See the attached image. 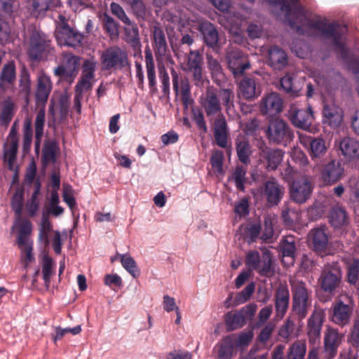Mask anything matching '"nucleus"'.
Returning a JSON list of instances; mask_svg holds the SVG:
<instances>
[{"label":"nucleus","instance_id":"49530a36","mask_svg":"<svg viewBox=\"0 0 359 359\" xmlns=\"http://www.w3.org/2000/svg\"><path fill=\"white\" fill-rule=\"evenodd\" d=\"M262 276L267 277L273 272L272 270V256L269 251L262 253L259 263V268L256 270Z\"/></svg>","mask_w":359,"mask_h":359},{"label":"nucleus","instance_id":"bf43d9fd","mask_svg":"<svg viewBox=\"0 0 359 359\" xmlns=\"http://www.w3.org/2000/svg\"><path fill=\"white\" fill-rule=\"evenodd\" d=\"M53 266V262L52 258L48 254H44L42 259V273L43 278L46 285H48L50 281Z\"/></svg>","mask_w":359,"mask_h":359},{"label":"nucleus","instance_id":"6e6552de","mask_svg":"<svg viewBox=\"0 0 359 359\" xmlns=\"http://www.w3.org/2000/svg\"><path fill=\"white\" fill-rule=\"evenodd\" d=\"M51 49V41L43 32L34 30L29 39L27 53L33 60H40L46 57Z\"/></svg>","mask_w":359,"mask_h":359},{"label":"nucleus","instance_id":"39448f33","mask_svg":"<svg viewBox=\"0 0 359 359\" xmlns=\"http://www.w3.org/2000/svg\"><path fill=\"white\" fill-rule=\"evenodd\" d=\"M100 61L104 71L121 70L130 65L127 51L118 46L105 49L101 55Z\"/></svg>","mask_w":359,"mask_h":359},{"label":"nucleus","instance_id":"7c9ffc66","mask_svg":"<svg viewBox=\"0 0 359 359\" xmlns=\"http://www.w3.org/2000/svg\"><path fill=\"white\" fill-rule=\"evenodd\" d=\"M16 80V67L13 60L5 64L0 74V87L13 88Z\"/></svg>","mask_w":359,"mask_h":359},{"label":"nucleus","instance_id":"e433bc0d","mask_svg":"<svg viewBox=\"0 0 359 359\" xmlns=\"http://www.w3.org/2000/svg\"><path fill=\"white\" fill-rule=\"evenodd\" d=\"M329 221L331 225L334 228L337 229L348 226L349 219L346 211L343 208L334 207L330 211Z\"/></svg>","mask_w":359,"mask_h":359},{"label":"nucleus","instance_id":"bb28decb","mask_svg":"<svg viewBox=\"0 0 359 359\" xmlns=\"http://www.w3.org/2000/svg\"><path fill=\"white\" fill-rule=\"evenodd\" d=\"M280 83L282 88L292 96H298L304 84V80L297 79L293 73L286 74L281 78Z\"/></svg>","mask_w":359,"mask_h":359},{"label":"nucleus","instance_id":"f704fd0d","mask_svg":"<svg viewBox=\"0 0 359 359\" xmlns=\"http://www.w3.org/2000/svg\"><path fill=\"white\" fill-rule=\"evenodd\" d=\"M345 264L347 282L351 285H359V258L347 259Z\"/></svg>","mask_w":359,"mask_h":359},{"label":"nucleus","instance_id":"5701e85b","mask_svg":"<svg viewBox=\"0 0 359 359\" xmlns=\"http://www.w3.org/2000/svg\"><path fill=\"white\" fill-rule=\"evenodd\" d=\"M323 122L332 128L339 127L343 121L342 109L333 102L326 103L323 109Z\"/></svg>","mask_w":359,"mask_h":359},{"label":"nucleus","instance_id":"4c0bfd02","mask_svg":"<svg viewBox=\"0 0 359 359\" xmlns=\"http://www.w3.org/2000/svg\"><path fill=\"white\" fill-rule=\"evenodd\" d=\"M59 0H32L31 12L35 17L43 15L52 7L56 6Z\"/></svg>","mask_w":359,"mask_h":359},{"label":"nucleus","instance_id":"7ed1b4c3","mask_svg":"<svg viewBox=\"0 0 359 359\" xmlns=\"http://www.w3.org/2000/svg\"><path fill=\"white\" fill-rule=\"evenodd\" d=\"M292 292V311L299 320L304 319L311 306L312 291L306 283L297 279L290 280Z\"/></svg>","mask_w":359,"mask_h":359},{"label":"nucleus","instance_id":"aec40b11","mask_svg":"<svg viewBox=\"0 0 359 359\" xmlns=\"http://www.w3.org/2000/svg\"><path fill=\"white\" fill-rule=\"evenodd\" d=\"M290 304V291L286 285L280 284L274 294L276 318L283 319L287 312Z\"/></svg>","mask_w":359,"mask_h":359},{"label":"nucleus","instance_id":"58836bf2","mask_svg":"<svg viewBox=\"0 0 359 359\" xmlns=\"http://www.w3.org/2000/svg\"><path fill=\"white\" fill-rule=\"evenodd\" d=\"M59 147L56 142L48 140L45 142L42 151V163L47 165L56 161Z\"/></svg>","mask_w":359,"mask_h":359},{"label":"nucleus","instance_id":"f03ea898","mask_svg":"<svg viewBox=\"0 0 359 359\" xmlns=\"http://www.w3.org/2000/svg\"><path fill=\"white\" fill-rule=\"evenodd\" d=\"M199 102L207 117L219 114L214 123V137L219 147L226 148L229 133L226 118L221 114L222 105L218 90L214 87H208L205 93L200 97Z\"/></svg>","mask_w":359,"mask_h":359},{"label":"nucleus","instance_id":"9d476101","mask_svg":"<svg viewBox=\"0 0 359 359\" xmlns=\"http://www.w3.org/2000/svg\"><path fill=\"white\" fill-rule=\"evenodd\" d=\"M186 62L182 67L185 72H189L192 75L193 80L196 86H199L203 83V56L200 50H189L185 55Z\"/></svg>","mask_w":359,"mask_h":359},{"label":"nucleus","instance_id":"72a5a7b5","mask_svg":"<svg viewBox=\"0 0 359 359\" xmlns=\"http://www.w3.org/2000/svg\"><path fill=\"white\" fill-rule=\"evenodd\" d=\"M305 145H309L310 148V156L313 159L320 158L325 155L327 151L325 142L322 138H314L311 136L302 140Z\"/></svg>","mask_w":359,"mask_h":359},{"label":"nucleus","instance_id":"f257e3e1","mask_svg":"<svg viewBox=\"0 0 359 359\" xmlns=\"http://www.w3.org/2000/svg\"><path fill=\"white\" fill-rule=\"evenodd\" d=\"M250 2L254 0H248ZM271 6L278 7L285 15L292 28L303 34L304 28L314 29L320 33L321 36L331 41L333 47L339 53L340 57L346 60L348 56V49L342 41L343 29L337 23H327L323 20H312L307 18L303 13L301 7L297 6L299 0H263Z\"/></svg>","mask_w":359,"mask_h":359},{"label":"nucleus","instance_id":"c756f323","mask_svg":"<svg viewBox=\"0 0 359 359\" xmlns=\"http://www.w3.org/2000/svg\"><path fill=\"white\" fill-rule=\"evenodd\" d=\"M198 30L202 34L205 44L213 49L217 47L219 35L215 26L209 22L200 25Z\"/></svg>","mask_w":359,"mask_h":359},{"label":"nucleus","instance_id":"ea45409f","mask_svg":"<svg viewBox=\"0 0 359 359\" xmlns=\"http://www.w3.org/2000/svg\"><path fill=\"white\" fill-rule=\"evenodd\" d=\"M264 231L260 238L267 243H270L274 235V226L277 224V218L275 215H266L264 217Z\"/></svg>","mask_w":359,"mask_h":359},{"label":"nucleus","instance_id":"4be33fe9","mask_svg":"<svg viewBox=\"0 0 359 359\" xmlns=\"http://www.w3.org/2000/svg\"><path fill=\"white\" fill-rule=\"evenodd\" d=\"M308 241L317 253H325L328 245V236L322 227L311 229L308 234Z\"/></svg>","mask_w":359,"mask_h":359},{"label":"nucleus","instance_id":"4468645a","mask_svg":"<svg viewBox=\"0 0 359 359\" xmlns=\"http://www.w3.org/2000/svg\"><path fill=\"white\" fill-rule=\"evenodd\" d=\"M325 321V313L321 309H316L309 318L306 325V334L309 343L313 346L320 343L321 330Z\"/></svg>","mask_w":359,"mask_h":359},{"label":"nucleus","instance_id":"2f4dec72","mask_svg":"<svg viewBox=\"0 0 359 359\" xmlns=\"http://www.w3.org/2000/svg\"><path fill=\"white\" fill-rule=\"evenodd\" d=\"M235 147L238 160L245 165L250 163L252 151L249 140L240 135L235 140Z\"/></svg>","mask_w":359,"mask_h":359},{"label":"nucleus","instance_id":"393cba45","mask_svg":"<svg viewBox=\"0 0 359 359\" xmlns=\"http://www.w3.org/2000/svg\"><path fill=\"white\" fill-rule=\"evenodd\" d=\"M288 62L286 52L278 46H272L268 50V64L275 69L281 70Z\"/></svg>","mask_w":359,"mask_h":359},{"label":"nucleus","instance_id":"6e6d98bb","mask_svg":"<svg viewBox=\"0 0 359 359\" xmlns=\"http://www.w3.org/2000/svg\"><path fill=\"white\" fill-rule=\"evenodd\" d=\"M207 63L212 79L220 80L224 74L222 67L218 60L212 55H207Z\"/></svg>","mask_w":359,"mask_h":359},{"label":"nucleus","instance_id":"a18cd8bd","mask_svg":"<svg viewBox=\"0 0 359 359\" xmlns=\"http://www.w3.org/2000/svg\"><path fill=\"white\" fill-rule=\"evenodd\" d=\"M52 229L53 226L48 215L43 214L39 227V240L43 243L45 247H48L50 244L48 235Z\"/></svg>","mask_w":359,"mask_h":359},{"label":"nucleus","instance_id":"603ef678","mask_svg":"<svg viewBox=\"0 0 359 359\" xmlns=\"http://www.w3.org/2000/svg\"><path fill=\"white\" fill-rule=\"evenodd\" d=\"M280 249L283 257L293 258L296 250L294 238L287 236L283 238L280 244Z\"/></svg>","mask_w":359,"mask_h":359},{"label":"nucleus","instance_id":"c9c22d12","mask_svg":"<svg viewBox=\"0 0 359 359\" xmlns=\"http://www.w3.org/2000/svg\"><path fill=\"white\" fill-rule=\"evenodd\" d=\"M45 117H46V111L44 108L40 109L37 112L35 122H34V129H35V142H34V149L35 151L38 153L40 150L41 142L42 140V137L43 135V128L45 125Z\"/></svg>","mask_w":359,"mask_h":359},{"label":"nucleus","instance_id":"de8ad7c7","mask_svg":"<svg viewBox=\"0 0 359 359\" xmlns=\"http://www.w3.org/2000/svg\"><path fill=\"white\" fill-rule=\"evenodd\" d=\"M102 23L104 29L110 39L111 40L117 39L119 35L118 24L114 19L107 14H104L102 18Z\"/></svg>","mask_w":359,"mask_h":359},{"label":"nucleus","instance_id":"69168bd1","mask_svg":"<svg viewBox=\"0 0 359 359\" xmlns=\"http://www.w3.org/2000/svg\"><path fill=\"white\" fill-rule=\"evenodd\" d=\"M55 330V334L53 338L54 342L56 343L57 341L61 340L66 334L71 333L73 335L79 334L81 332V325H77L73 328H62L60 327H56Z\"/></svg>","mask_w":359,"mask_h":359},{"label":"nucleus","instance_id":"a19ab883","mask_svg":"<svg viewBox=\"0 0 359 359\" xmlns=\"http://www.w3.org/2000/svg\"><path fill=\"white\" fill-rule=\"evenodd\" d=\"M31 79L30 74L24 66L20 70L19 79V93L26 100H28L31 95Z\"/></svg>","mask_w":359,"mask_h":359},{"label":"nucleus","instance_id":"338daca9","mask_svg":"<svg viewBox=\"0 0 359 359\" xmlns=\"http://www.w3.org/2000/svg\"><path fill=\"white\" fill-rule=\"evenodd\" d=\"M95 77L81 74V78L75 86V91L83 93L92 88Z\"/></svg>","mask_w":359,"mask_h":359},{"label":"nucleus","instance_id":"1a4fd4ad","mask_svg":"<svg viewBox=\"0 0 359 359\" xmlns=\"http://www.w3.org/2000/svg\"><path fill=\"white\" fill-rule=\"evenodd\" d=\"M80 62L81 57L64 53L62 62L54 69V74L60 79L72 83L78 74Z\"/></svg>","mask_w":359,"mask_h":359},{"label":"nucleus","instance_id":"3c124183","mask_svg":"<svg viewBox=\"0 0 359 359\" xmlns=\"http://www.w3.org/2000/svg\"><path fill=\"white\" fill-rule=\"evenodd\" d=\"M41 190V182L37 180L34 182V191L32 193L30 201L27 204V211L30 217H34L39 208V200L38 197Z\"/></svg>","mask_w":359,"mask_h":359},{"label":"nucleus","instance_id":"f8f14e48","mask_svg":"<svg viewBox=\"0 0 359 359\" xmlns=\"http://www.w3.org/2000/svg\"><path fill=\"white\" fill-rule=\"evenodd\" d=\"M172 88L175 95H181L182 102L185 108H188L194 102L191 97V85L189 79L180 74L175 69H171Z\"/></svg>","mask_w":359,"mask_h":359},{"label":"nucleus","instance_id":"052dcab7","mask_svg":"<svg viewBox=\"0 0 359 359\" xmlns=\"http://www.w3.org/2000/svg\"><path fill=\"white\" fill-rule=\"evenodd\" d=\"M246 169L241 165H237L235 168L233 178L236 187L239 191H244L245 182Z\"/></svg>","mask_w":359,"mask_h":359},{"label":"nucleus","instance_id":"e2e57ef3","mask_svg":"<svg viewBox=\"0 0 359 359\" xmlns=\"http://www.w3.org/2000/svg\"><path fill=\"white\" fill-rule=\"evenodd\" d=\"M24 193L22 190H17L11 199V207L15 215L20 217L22 212Z\"/></svg>","mask_w":359,"mask_h":359},{"label":"nucleus","instance_id":"ddd939ff","mask_svg":"<svg viewBox=\"0 0 359 359\" xmlns=\"http://www.w3.org/2000/svg\"><path fill=\"white\" fill-rule=\"evenodd\" d=\"M313 188L309 178L302 176L293 181L290 189V198L297 203H304L310 198Z\"/></svg>","mask_w":359,"mask_h":359},{"label":"nucleus","instance_id":"4d7b16f0","mask_svg":"<svg viewBox=\"0 0 359 359\" xmlns=\"http://www.w3.org/2000/svg\"><path fill=\"white\" fill-rule=\"evenodd\" d=\"M233 345L231 337L228 336L224 339V343L221 344L218 350V359H231L232 356Z\"/></svg>","mask_w":359,"mask_h":359},{"label":"nucleus","instance_id":"f3484780","mask_svg":"<svg viewBox=\"0 0 359 359\" xmlns=\"http://www.w3.org/2000/svg\"><path fill=\"white\" fill-rule=\"evenodd\" d=\"M226 60L228 67L234 76L242 74L250 67L248 57L238 48H231L228 50Z\"/></svg>","mask_w":359,"mask_h":359},{"label":"nucleus","instance_id":"c03bdc74","mask_svg":"<svg viewBox=\"0 0 359 359\" xmlns=\"http://www.w3.org/2000/svg\"><path fill=\"white\" fill-rule=\"evenodd\" d=\"M245 319L239 311L228 312L225 315V324L228 331H233L242 327L245 324Z\"/></svg>","mask_w":359,"mask_h":359},{"label":"nucleus","instance_id":"b1692460","mask_svg":"<svg viewBox=\"0 0 359 359\" xmlns=\"http://www.w3.org/2000/svg\"><path fill=\"white\" fill-rule=\"evenodd\" d=\"M152 46L157 60L165 56L168 50L165 34L162 28L156 25L152 29Z\"/></svg>","mask_w":359,"mask_h":359},{"label":"nucleus","instance_id":"0e129e2a","mask_svg":"<svg viewBox=\"0 0 359 359\" xmlns=\"http://www.w3.org/2000/svg\"><path fill=\"white\" fill-rule=\"evenodd\" d=\"M255 284L250 283L245 288L237 294L235 298V303L236 305L246 302L255 292Z\"/></svg>","mask_w":359,"mask_h":359},{"label":"nucleus","instance_id":"c85d7f7f","mask_svg":"<svg viewBox=\"0 0 359 359\" xmlns=\"http://www.w3.org/2000/svg\"><path fill=\"white\" fill-rule=\"evenodd\" d=\"M239 95L248 100H252L261 94V90L257 87L255 79L243 78L239 83Z\"/></svg>","mask_w":359,"mask_h":359},{"label":"nucleus","instance_id":"37998d69","mask_svg":"<svg viewBox=\"0 0 359 359\" xmlns=\"http://www.w3.org/2000/svg\"><path fill=\"white\" fill-rule=\"evenodd\" d=\"M144 54L149 86L153 88L156 86V72L152 52L149 47L145 48Z\"/></svg>","mask_w":359,"mask_h":359},{"label":"nucleus","instance_id":"20e7f679","mask_svg":"<svg viewBox=\"0 0 359 359\" xmlns=\"http://www.w3.org/2000/svg\"><path fill=\"white\" fill-rule=\"evenodd\" d=\"M342 280V271L338 262L327 264L324 266L318 283L320 289L330 299L340 288Z\"/></svg>","mask_w":359,"mask_h":359},{"label":"nucleus","instance_id":"9b49d317","mask_svg":"<svg viewBox=\"0 0 359 359\" xmlns=\"http://www.w3.org/2000/svg\"><path fill=\"white\" fill-rule=\"evenodd\" d=\"M288 118L294 126L307 129L313 122V111L310 105L302 108L297 104H293L288 111Z\"/></svg>","mask_w":359,"mask_h":359},{"label":"nucleus","instance_id":"8fccbe9b","mask_svg":"<svg viewBox=\"0 0 359 359\" xmlns=\"http://www.w3.org/2000/svg\"><path fill=\"white\" fill-rule=\"evenodd\" d=\"M224 156L222 151L215 150L210 157V163L214 172L217 175H223L224 170L223 168Z\"/></svg>","mask_w":359,"mask_h":359},{"label":"nucleus","instance_id":"6ab92c4d","mask_svg":"<svg viewBox=\"0 0 359 359\" xmlns=\"http://www.w3.org/2000/svg\"><path fill=\"white\" fill-rule=\"evenodd\" d=\"M285 188L272 178L266 181L263 186L262 195L271 206L277 205L282 200Z\"/></svg>","mask_w":359,"mask_h":359},{"label":"nucleus","instance_id":"79ce46f5","mask_svg":"<svg viewBox=\"0 0 359 359\" xmlns=\"http://www.w3.org/2000/svg\"><path fill=\"white\" fill-rule=\"evenodd\" d=\"M306 344L304 340H297L287 349V359H304Z\"/></svg>","mask_w":359,"mask_h":359},{"label":"nucleus","instance_id":"13d9d810","mask_svg":"<svg viewBox=\"0 0 359 359\" xmlns=\"http://www.w3.org/2000/svg\"><path fill=\"white\" fill-rule=\"evenodd\" d=\"M13 110L14 104L11 101L6 102L0 114V121L1 125L8 126L9 124L14 115Z\"/></svg>","mask_w":359,"mask_h":359},{"label":"nucleus","instance_id":"774afa93","mask_svg":"<svg viewBox=\"0 0 359 359\" xmlns=\"http://www.w3.org/2000/svg\"><path fill=\"white\" fill-rule=\"evenodd\" d=\"M262 230V226L259 222L250 224L245 229L246 236L251 242H255L259 238Z\"/></svg>","mask_w":359,"mask_h":359},{"label":"nucleus","instance_id":"423d86ee","mask_svg":"<svg viewBox=\"0 0 359 359\" xmlns=\"http://www.w3.org/2000/svg\"><path fill=\"white\" fill-rule=\"evenodd\" d=\"M354 301L350 296H344L337 299L332 304L331 309V320L335 325L344 327L348 325L353 313Z\"/></svg>","mask_w":359,"mask_h":359},{"label":"nucleus","instance_id":"cd10ccee","mask_svg":"<svg viewBox=\"0 0 359 359\" xmlns=\"http://www.w3.org/2000/svg\"><path fill=\"white\" fill-rule=\"evenodd\" d=\"M341 154L346 161L359 158V142L351 137H344L339 143Z\"/></svg>","mask_w":359,"mask_h":359},{"label":"nucleus","instance_id":"dca6fc26","mask_svg":"<svg viewBox=\"0 0 359 359\" xmlns=\"http://www.w3.org/2000/svg\"><path fill=\"white\" fill-rule=\"evenodd\" d=\"M344 176V167L340 160H332L323 165L320 170V177L325 185H333Z\"/></svg>","mask_w":359,"mask_h":359},{"label":"nucleus","instance_id":"864d4df0","mask_svg":"<svg viewBox=\"0 0 359 359\" xmlns=\"http://www.w3.org/2000/svg\"><path fill=\"white\" fill-rule=\"evenodd\" d=\"M121 262L123 267L134 278L140 276V271L134 259L126 255L121 256Z\"/></svg>","mask_w":359,"mask_h":359},{"label":"nucleus","instance_id":"a211bd4d","mask_svg":"<svg viewBox=\"0 0 359 359\" xmlns=\"http://www.w3.org/2000/svg\"><path fill=\"white\" fill-rule=\"evenodd\" d=\"M55 37L60 46L70 47L79 46L83 39L81 33L71 28L67 24H64L57 28Z\"/></svg>","mask_w":359,"mask_h":359},{"label":"nucleus","instance_id":"09e8293b","mask_svg":"<svg viewBox=\"0 0 359 359\" xmlns=\"http://www.w3.org/2000/svg\"><path fill=\"white\" fill-rule=\"evenodd\" d=\"M18 149V143H17L15 140L13 142H9L8 147L6 144L5 145L4 160V161L8 162V167L10 170H13V165L16 160Z\"/></svg>","mask_w":359,"mask_h":359},{"label":"nucleus","instance_id":"0eeeda50","mask_svg":"<svg viewBox=\"0 0 359 359\" xmlns=\"http://www.w3.org/2000/svg\"><path fill=\"white\" fill-rule=\"evenodd\" d=\"M266 137L270 143L287 146L292 141L294 135L285 121L276 118L269 122Z\"/></svg>","mask_w":359,"mask_h":359},{"label":"nucleus","instance_id":"2eb2a0df","mask_svg":"<svg viewBox=\"0 0 359 359\" xmlns=\"http://www.w3.org/2000/svg\"><path fill=\"white\" fill-rule=\"evenodd\" d=\"M343 337V334L337 329L330 326L327 327L323 338V351L325 359H333L337 356Z\"/></svg>","mask_w":359,"mask_h":359},{"label":"nucleus","instance_id":"680f3d73","mask_svg":"<svg viewBox=\"0 0 359 359\" xmlns=\"http://www.w3.org/2000/svg\"><path fill=\"white\" fill-rule=\"evenodd\" d=\"M191 114L192 119L196 124L198 130L203 133H206L208 132V127L202 111L198 108L194 107L191 109Z\"/></svg>","mask_w":359,"mask_h":359},{"label":"nucleus","instance_id":"5fc2aeb1","mask_svg":"<svg viewBox=\"0 0 359 359\" xmlns=\"http://www.w3.org/2000/svg\"><path fill=\"white\" fill-rule=\"evenodd\" d=\"M33 130L32 121L27 118L23 126V143L22 147L25 152L29 151L32 142Z\"/></svg>","mask_w":359,"mask_h":359},{"label":"nucleus","instance_id":"473e14b6","mask_svg":"<svg viewBox=\"0 0 359 359\" xmlns=\"http://www.w3.org/2000/svg\"><path fill=\"white\" fill-rule=\"evenodd\" d=\"M283 154L281 149L271 148L266 152L264 151L259 159L266 164L268 170H275L282 161Z\"/></svg>","mask_w":359,"mask_h":359},{"label":"nucleus","instance_id":"412c9836","mask_svg":"<svg viewBox=\"0 0 359 359\" xmlns=\"http://www.w3.org/2000/svg\"><path fill=\"white\" fill-rule=\"evenodd\" d=\"M283 100L276 93L264 96L260 102L259 109L263 115L275 116L282 111Z\"/></svg>","mask_w":359,"mask_h":359},{"label":"nucleus","instance_id":"a878e982","mask_svg":"<svg viewBox=\"0 0 359 359\" xmlns=\"http://www.w3.org/2000/svg\"><path fill=\"white\" fill-rule=\"evenodd\" d=\"M52 90V82L49 76L42 74L38 77L35 98L37 104L45 106Z\"/></svg>","mask_w":359,"mask_h":359}]
</instances>
